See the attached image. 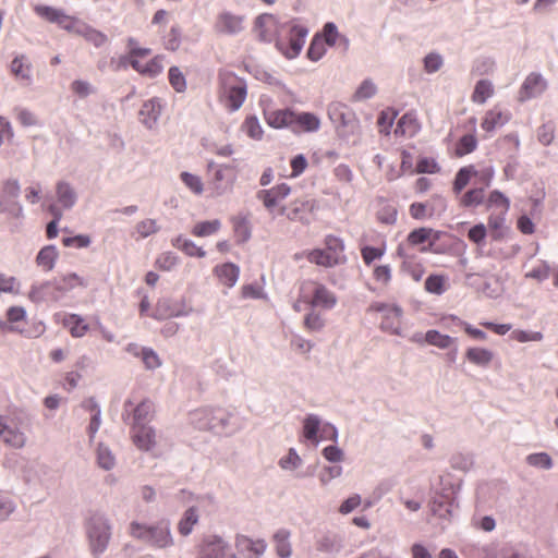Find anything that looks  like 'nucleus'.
<instances>
[{
    "label": "nucleus",
    "mask_w": 558,
    "mask_h": 558,
    "mask_svg": "<svg viewBox=\"0 0 558 558\" xmlns=\"http://www.w3.org/2000/svg\"><path fill=\"white\" fill-rule=\"evenodd\" d=\"M129 534L145 545L166 550L174 545L169 520L162 519L153 524H144L132 521L129 526Z\"/></svg>",
    "instance_id": "1"
},
{
    "label": "nucleus",
    "mask_w": 558,
    "mask_h": 558,
    "mask_svg": "<svg viewBox=\"0 0 558 558\" xmlns=\"http://www.w3.org/2000/svg\"><path fill=\"white\" fill-rule=\"evenodd\" d=\"M85 532L90 554L94 558H99L107 550L111 539L112 524L110 519L105 513L93 512L86 519Z\"/></svg>",
    "instance_id": "2"
},
{
    "label": "nucleus",
    "mask_w": 558,
    "mask_h": 558,
    "mask_svg": "<svg viewBox=\"0 0 558 558\" xmlns=\"http://www.w3.org/2000/svg\"><path fill=\"white\" fill-rule=\"evenodd\" d=\"M233 412L221 408H199L190 413L191 424L199 430H227Z\"/></svg>",
    "instance_id": "3"
},
{
    "label": "nucleus",
    "mask_w": 558,
    "mask_h": 558,
    "mask_svg": "<svg viewBox=\"0 0 558 558\" xmlns=\"http://www.w3.org/2000/svg\"><path fill=\"white\" fill-rule=\"evenodd\" d=\"M35 13L46 20L49 23L57 24L60 28L64 29L69 34L82 36L83 31L86 26V22L82 19L66 14L63 9L36 4L34 7Z\"/></svg>",
    "instance_id": "4"
},
{
    "label": "nucleus",
    "mask_w": 558,
    "mask_h": 558,
    "mask_svg": "<svg viewBox=\"0 0 558 558\" xmlns=\"http://www.w3.org/2000/svg\"><path fill=\"white\" fill-rule=\"evenodd\" d=\"M219 83L226 107L230 111L239 110L247 95L246 82L232 72L222 71L219 73Z\"/></svg>",
    "instance_id": "5"
},
{
    "label": "nucleus",
    "mask_w": 558,
    "mask_h": 558,
    "mask_svg": "<svg viewBox=\"0 0 558 558\" xmlns=\"http://www.w3.org/2000/svg\"><path fill=\"white\" fill-rule=\"evenodd\" d=\"M328 116L336 125L340 137L349 138L361 134L360 121L349 106L341 102H332L328 107Z\"/></svg>",
    "instance_id": "6"
},
{
    "label": "nucleus",
    "mask_w": 558,
    "mask_h": 558,
    "mask_svg": "<svg viewBox=\"0 0 558 558\" xmlns=\"http://www.w3.org/2000/svg\"><path fill=\"white\" fill-rule=\"evenodd\" d=\"M197 558H240L232 544L225 537L213 534L205 536L197 549Z\"/></svg>",
    "instance_id": "7"
},
{
    "label": "nucleus",
    "mask_w": 558,
    "mask_h": 558,
    "mask_svg": "<svg viewBox=\"0 0 558 558\" xmlns=\"http://www.w3.org/2000/svg\"><path fill=\"white\" fill-rule=\"evenodd\" d=\"M26 427L27 424L19 417L0 415V438L7 446L23 448L27 442Z\"/></svg>",
    "instance_id": "8"
},
{
    "label": "nucleus",
    "mask_w": 558,
    "mask_h": 558,
    "mask_svg": "<svg viewBox=\"0 0 558 558\" xmlns=\"http://www.w3.org/2000/svg\"><path fill=\"white\" fill-rule=\"evenodd\" d=\"M368 311L383 313V320L380 329L391 335H400L401 330V316L402 308L398 305H390L386 303H374L369 306Z\"/></svg>",
    "instance_id": "9"
},
{
    "label": "nucleus",
    "mask_w": 558,
    "mask_h": 558,
    "mask_svg": "<svg viewBox=\"0 0 558 558\" xmlns=\"http://www.w3.org/2000/svg\"><path fill=\"white\" fill-rule=\"evenodd\" d=\"M244 29V16L230 11L217 14L214 31L219 35L235 36Z\"/></svg>",
    "instance_id": "10"
},
{
    "label": "nucleus",
    "mask_w": 558,
    "mask_h": 558,
    "mask_svg": "<svg viewBox=\"0 0 558 558\" xmlns=\"http://www.w3.org/2000/svg\"><path fill=\"white\" fill-rule=\"evenodd\" d=\"M307 34L308 29L305 26L292 25L290 28L289 46L286 47L281 40H278L276 46L288 59H293L302 51Z\"/></svg>",
    "instance_id": "11"
},
{
    "label": "nucleus",
    "mask_w": 558,
    "mask_h": 558,
    "mask_svg": "<svg viewBox=\"0 0 558 558\" xmlns=\"http://www.w3.org/2000/svg\"><path fill=\"white\" fill-rule=\"evenodd\" d=\"M316 203L314 199H296L288 207L281 208V215H286L291 221L310 223V215L314 211Z\"/></svg>",
    "instance_id": "12"
},
{
    "label": "nucleus",
    "mask_w": 558,
    "mask_h": 558,
    "mask_svg": "<svg viewBox=\"0 0 558 558\" xmlns=\"http://www.w3.org/2000/svg\"><path fill=\"white\" fill-rule=\"evenodd\" d=\"M192 313L191 307H186L183 302L173 301L171 299H161L156 304L153 317L163 320L171 317H184Z\"/></svg>",
    "instance_id": "13"
},
{
    "label": "nucleus",
    "mask_w": 558,
    "mask_h": 558,
    "mask_svg": "<svg viewBox=\"0 0 558 558\" xmlns=\"http://www.w3.org/2000/svg\"><path fill=\"white\" fill-rule=\"evenodd\" d=\"M546 88L547 82L543 77V75L539 73L532 72L525 77L519 90L518 100L520 102H524L532 98H536L541 96L546 90Z\"/></svg>",
    "instance_id": "14"
},
{
    "label": "nucleus",
    "mask_w": 558,
    "mask_h": 558,
    "mask_svg": "<svg viewBox=\"0 0 558 558\" xmlns=\"http://www.w3.org/2000/svg\"><path fill=\"white\" fill-rule=\"evenodd\" d=\"M28 299L33 303H43L48 301L57 302L61 298L60 293L54 290L53 281L47 280L41 283L32 284Z\"/></svg>",
    "instance_id": "15"
},
{
    "label": "nucleus",
    "mask_w": 558,
    "mask_h": 558,
    "mask_svg": "<svg viewBox=\"0 0 558 558\" xmlns=\"http://www.w3.org/2000/svg\"><path fill=\"white\" fill-rule=\"evenodd\" d=\"M234 544L241 553L247 554L246 558H260L267 548L264 539H252L243 534L235 536Z\"/></svg>",
    "instance_id": "16"
},
{
    "label": "nucleus",
    "mask_w": 558,
    "mask_h": 558,
    "mask_svg": "<svg viewBox=\"0 0 558 558\" xmlns=\"http://www.w3.org/2000/svg\"><path fill=\"white\" fill-rule=\"evenodd\" d=\"M291 192V187L281 183L269 190H260L257 192L256 197L263 202V205L271 211L279 201L284 199Z\"/></svg>",
    "instance_id": "17"
},
{
    "label": "nucleus",
    "mask_w": 558,
    "mask_h": 558,
    "mask_svg": "<svg viewBox=\"0 0 558 558\" xmlns=\"http://www.w3.org/2000/svg\"><path fill=\"white\" fill-rule=\"evenodd\" d=\"M454 508H458V502L454 497H450L448 495L436 496L430 502V510L433 514L447 521H450L453 518Z\"/></svg>",
    "instance_id": "18"
},
{
    "label": "nucleus",
    "mask_w": 558,
    "mask_h": 558,
    "mask_svg": "<svg viewBox=\"0 0 558 558\" xmlns=\"http://www.w3.org/2000/svg\"><path fill=\"white\" fill-rule=\"evenodd\" d=\"M277 28V20L272 14H260L256 17L254 29L257 38L270 43Z\"/></svg>",
    "instance_id": "19"
},
{
    "label": "nucleus",
    "mask_w": 558,
    "mask_h": 558,
    "mask_svg": "<svg viewBox=\"0 0 558 558\" xmlns=\"http://www.w3.org/2000/svg\"><path fill=\"white\" fill-rule=\"evenodd\" d=\"M160 114L161 106L155 98L145 101L138 112L141 123L149 130L157 125Z\"/></svg>",
    "instance_id": "20"
},
{
    "label": "nucleus",
    "mask_w": 558,
    "mask_h": 558,
    "mask_svg": "<svg viewBox=\"0 0 558 558\" xmlns=\"http://www.w3.org/2000/svg\"><path fill=\"white\" fill-rule=\"evenodd\" d=\"M432 235H433V241H430L427 246H423L421 248V252H423V253L433 252V246L435 244V241H437L439 239V235H438V232L434 231L430 228L414 229L408 235V243L413 246L423 244L426 241L430 240Z\"/></svg>",
    "instance_id": "21"
},
{
    "label": "nucleus",
    "mask_w": 558,
    "mask_h": 558,
    "mask_svg": "<svg viewBox=\"0 0 558 558\" xmlns=\"http://www.w3.org/2000/svg\"><path fill=\"white\" fill-rule=\"evenodd\" d=\"M343 548V537L335 532H327L316 541V549L326 554H338Z\"/></svg>",
    "instance_id": "22"
},
{
    "label": "nucleus",
    "mask_w": 558,
    "mask_h": 558,
    "mask_svg": "<svg viewBox=\"0 0 558 558\" xmlns=\"http://www.w3.org/2000/svg\"><path fill=\"white\" fill-rule=\"evenodd\" d=\"M56 195L58 203L63 209H71L77 202V193L66 181H58L56 184Z\"/></svg>",
    "instance_id": "23"
},
{
    "label": "nucleus",
    "mask_w": 558,
    "mask_h": 558,
    "mask_svg": "<svg viewBox=\"0 0 558 558\" xmlns=\"http://www.w3.org/2000/svg\"><path fill=\"white\" fill-rule=\"evenodd\" d=\"M265 119L269 126L274 129L293 126L294 111L290 109L265 111Z\"/></svg>",
    "instance_id": "24"
},
{
    "label": "nucleus",
    "mask_w": 558,
    "mask_h": 558,
    "mask_svg": "<svg viewBox=\"0 0 558 558\" xmlns=\"http://www.w3.org/2000/svg\"><path fill=\"white\" fill-rule=\"evenodd\" d=\"M133 441L141 450L148 451L156 445L155 429L144 425L133 427Z\"/></svg>",
    "instance_id": "25"
},
{
    "label": "nucleus",
    "mask_w": 558,
    "mask_h": 558,
    "mask_svg": "<svg viewBox=\"0 0 558 558\" xmlns=\"http://www.w3.org/2000/svg\"><path fill=\"white\" fill-rule=\"evenodd\" d=\"M215 274L220 282L228 288H232L238 282L240 268L233 263H226L215 267Z\"/></svg>",
    "instance_id": "26"
},
{
    "label": "nucleus",
    "mask_w": 558,
    "mask_h": 558,
    "mask_svg": "<svg viewBox=\"0 0 558 558\" xmlns=\"http://www.w3.org/2000/svg\"><path fill=\"white\" fill-rule=\"evenodd\" d=\"M311 304L312 306H319L326 310H331L337 304V296L325 286L317 284L314 290Z\"/></svg>",
    "instance_id": "27"
},
{
    "label": "nucleus",
    "mask_w": 558,
    "mask_h": 558,
    "mask_svg": "<svg viewBox=\"0 0 558 558\" xmlns=\"http://www.w3.org/2000/svg\"><path fill=\"white\" fill-rule=\"evenodd\" d=\"M465 359L480 367L486 368L494 359V353L489 349L472 347L465 351Z\"/></svg>",
    "instance_id": "28"
},
{
    "label": "nucleus",
    "mask_w": 558,
    "mask_h": 558,
    "mask_svg": "<svg viewBox=\"0 0 558 558\" xmlns=\"http://www.w3.org/2000/svg\"><path fill=\"white\" fill-rule=\"evenodd\" d=\"M293 119V131H305V132H315L320 126V121L318 117H316L314 113L310 112H302V113H295L294 112Z\"/></svg>",
    "instance_id": "29"
},
{
    "label": "nucleus",
    "mask_w": 558,
    "mask_h": 558,
    "mask_svg": "<svg viewBox=\"0 0 558 558\" xmlns=\"http://www.w3.org/2000/svg\"><path fill=\"white\" fill-rule=\"evenodd\" d=\"M54 290L60 293V298L66 292L73 290L76 286L86 287L85 281L75 272L64 275L52 279Z\"/></svg>",
    "instance_id": "30"
},
{
    "label": "nucleus",
    "mask_w": 558,
    "mask_h": 558,
    "mask_svg": "<svg viewBox=\"0 0 558 558\" xmlns=\"http://www.w3.org/2000/svg\"><path fill=\"white\" fill-rule=\"evenodd\" d=\"M290 536L291 532L287 529L277 530L272 536L276 553L280 558H289L292 555Z\"/></svg>",
    "instance_id": "31"
},
{
    "label": "nucleus",
    "mask_w": 558,
    "mask_h": 558,
    "mask_svg": "<svg viewBox=\"0 0 558 558\" xmlns=\"http://www.w3.org/2000/svg\"><path fill=\"white\" fill-rule=\"evenodd\" d=\"M155 407L149 400L142 401L133 413V427L146 425L154 415Z\"/></svg>",
    "instance_id": "32"
},
{
    "label": "nucleus",
    "mask_w": 558,
    "mask_h": 558,
    "mask_svg": "<svg viewBox=\"0 0 558 558\" xmlns=\"http://www.w3.org/2000/svg\"><path fill=\"white\" fill-rule=\"evenodd\" d=\"M510 119L509 113H505L501 110H498L497 108H494L486 112V116L482 122V128L487 131L492 132L496 128L502 126L506 124Z\"/></svg>",
    "instance_id": "33"
},
{
    "label": "nucleus",
    "mask_w": 558,
    "mask_h": 558,
    "mask_svg": "<svg viewBox=\"0 0 558 558\" xmlns=\"http://www.w3.org/2000/svg\"><path fill=\"white\" fill-rule=\"evenodd\" d=\"M58 255L59 254L54 245H46L37 254L36 264L45 271H50L56 265Z\"/></svg>",
    "instance_id": "34"
},
{
    "label": "nucleus",
    "mask_w": 558,
    "mask_h": 558,
    "mask_svg": "<svg viewBox=\"0 0 558 558\" xmlns=\"http://www.w3.org/2000/svg\"><path fill=\"white\" fill-rule=\"evenodd\" d=\"M199 515L196 507L187 508L178 523V531L181 535L187 536L192 533L194 525L198 523Z\"/></svg>",
    "instance_id": "35"
},
{
    "label": "nucleus",
    "mask_w": 558,
    "mask_h": 558,
    "mask_svg": "<svg viewBox=\"0 0 558 558\" xmlns=\"http://www.w3.org/2000/svg\"><path fill=\"white\" fill-rule=\"evenodd\" d=\"M322 420L316 414H307L303 421V435L305 439L317 445L319 442L318 430Z\"/></svg>",
    "instance_id": "36"
},
{
    "label": "nucleus",
    "mask_w": 558,
    "mask_h": 558,
    "mask_svg": "<svg viewBox=\"0 0 558 558\" xmlns=\"http://www.w3.org/2000/svg\"><path fill=\"white\" fill-rule=\"evenodd\" d=\"M171 243L174 247L182 251L187 256H196L199 258L206 256V252L202 247L197 246L193 241L185 239L182 235H178L177 238L172 239Z\"/></svg>",
    "instance_id": "37"
},
{
    "label": "nucleus",
    "mask_w": 558,
    "mask_h": 558,
    "mask_svg": "<svg viewBox=\"0 0 558 558\" xmlns=\"http://www.w3.org/2000/svg\"><path fill=\"white\" fill-rule=\"evenodd\" d=\"M84 407L86 409L90 410L92 412H94V414H93V416L90 418V423H89V425L87 427V433H88V436H89V441L93 442L94 438L96 436V433L99 430L100 425H101V418H100L101 411H100L99 405L97 404V402L93 398L87 400L85 402Z\"/></svg>",
    "instance_id": "38"
},
{
    "label": "nucleus",
    "mask_w": 558,
    "mask_h": 558,
    "mask_svg": "<svg viewBox=\"0 0 558 558\" xmlns=\"http://www.w3.org/2000/svg\"><path fill=\"white\" fill-rule=\"evenodd\" d=\"M308 260L319 266L333 267L342 263V258L332 256L326 248L325 250H313L308 254Z\"/></svg>",
    "instance_id": "39"
},
{
    "label": "nucleus",
    "mask_w": 558,
    "mask_h": 558,
    "mask_svg": "<svg viewBox=\"0 0 558 558\" xmlns=\"http://www.w3.org/2000/svg\"><path fill=\"white\" fill-rule=\"evenodd\" d=\"M420 125L416 119L410 114H403L397 123L396 134L413 136L418 132Z\"/></svg>",
    "instance_id": "40"
},
{
    "label": "nucleus",
    "mask_w": 558,
    "mask_h": 558,
    "mask_svg": "<svg viewBox=\"0 0 558 558\" xmlns=\"http://www.w3.org/2000/svg\"><path fill=\"white\" fill-rule=\"evenodd\" d=\"M64 326L69 328L71 335L76 338L83 337L88 330V325L77 314H71L65 317Z\"/></svg>",
    "instance_id": "41"
},
{
    "label": "nucleus",
    "mask_w": 558,
    "mask_h": 558,
    "mask_svg": "<svg viewBox=\"0 0 558 558\" xmlns=\"http://www.w3.org/2000/svg\"><path fill=\"white\" fill-rule=\"evenodd\" d=\"M494 94V86L488 80H480L472 94V100L476 104L483 105Z\"/></svg>",
    "instance_id": "42"
},
{
    "label": "nucleus",
    "mask_w": 558,
    "mask_h": 558,
    "mask_svg": "<svg viewBox=\"0 0 558 558\" xmlns=\"http://www.w3.org/2000/svg\"><path fill=\"white\" fill-rule=\"evenodd\" d=\"M425 341L439 349H448L456 342V339L448 335H442L438 330L430 329L425 333Z\"/></svg>",
    "instance_id": "43"
},
{
    "label": "nucleus",
    "mask_w": 558,
    "mask_h": 558,
    "mask_svg": "<svg viewBox=\"0 0 558 558\" xmlns=\"http://www.w3.org/2000/svg\"><path fill=\"white\" fill-rule=\"evenodd\" d=\"M97 464L99 468L109 471L116 465V457L108 446L99 444L96 451Z\"/></svg>",
    "instance_id": "44"
},
{
    "label": "nucleus",
    "mask_w": 558,
    "mask_h": 558,
    "mask_svg": "<svg viewBox=\"0 0 558 558\" xmlns=\"http://www.w3.org/2000/svg\"><path fill=\"white\" fill-rule=\"evenodd\" d=\"M81 37L92 44L95 48H100L108 43V36L88 23L86 24Z\"/></svg>",
    "instance_id": "45"
},
{
    "label": "nucleus",
    "mask_w": 558,
    "mask_h": 558,
    "mask_svg": "<svg viewBox=\"0 0 558 558\" xmlns=\"http://www.w3.org/2000/svg\"><path fill=\"white\" fill-rule=\"evenodd\" d=\"M477 171L473 166H468L461 168L454 178L453 181V191L456 194H459L469 183L473 175H476Z\"/></svg>",
    "instance_id": "46"
},
{
    "label": "nucleus",
    "mask_w": 558,
    "mask_h": 558,
    "mask_svg": "<svg viewBox=\"0 0 558 558\" xmlns=\"http://www.w3.org/2000/svg\"><path fill=\"white\" fill-rule=\"evenodd\" d=\"M303 460L294 448H290L288 453L278 461V465L284 471H295L301 468Z\"/></svg>",
    "instance_id": "47"
},
{
    "label": "nucleus",
    "mask_w": 558,
    "mask_h": 558,
    "mask_svg": "<svg viewBox=\"0 0 558 558\" xmlns=\"http://www.w3.org/2000/svg\"><path fill=\"white\" fill-rule=\"evenodd\" d=\"M221 227V222L218 219L202 221L193 227L192 233L195 236H209L215 234Z\"/></svg>",
    "instance_id": "48"
},
{
    "label": "nucleus",
    "mask_w": 558,
    "mask_h": 558,
    "mask_svg": "<svg viewBox=\"0 0 558 558\" xmlns=\"http://www.w3.org/2000/svg\"><path fill=\"white\" fill-rule=\"evenodd\" d=\"M526 463L530 466L550 470L554 465L551 457L546 452L531 453L526 457Z\"/></svg>",
    "instance_id": "49"
},
{
    "label": "nucleus",
    "mask_w": 558,
    "mask_h": 558,
    "mask_svg": "<svg viewBox=\"0 0 558 558\" xmlns=\"http://www.w3.org/2000/svg\"><path fill=\"white\" fill-rule=\"evenodd\" d=\"M444 63L442 56L436 51L427 53L423 59L424 71L428 74L438 72L444 66Z\"/></svg>",
    "instance_id": "50"
},
{
    "label": "nucleus",
    "mask_w": 558,
    "mask_h": 558,
    "mask_svg": "<svg viewBox=\"0 0 558 558\" xmlns=\"http://www.w3.org/2000/svg\"><path fill=\"white\" fill-rule=\"evenodd\" d=\"M484 187L472 189L461 197L460 204L463 207H475L484 202Z\"/></svg>",
    "instance_id": "51"
},
{
    "label": "nucleus",
    "mask_w": 558,
    "mask_h": 558,
    "mask_svg": "<svg viewBox=\"0 0 558 558\" xmlns=\"http://www.w3.org/2000/svg\"><path fill=\"white\" fill-rule=\"evenodd\" d=\"M26 58L20 56L13 59L11 63L12 73L20 80L31 81V65L25 63Z\"/></svg>",
    "instance_id": "52"
},
{
    "label": "nucleus",
    "mask_w": 558,
    "mask_h": 558,
    "mask_svg": "<svg viewBox=\"0 0 558 558\" xmlns=\"http://www.w3.org/2000/svg\"><path fill=\"white\" fill-rule=\"evenodd\" d=\"M242 129L253 140L259 141L263 137L262 125L255 116L247 117L243 122Z\"/></svg>",
    "instance_id": "53"
},
{
    "label": "nucleus",
    "mask_w": 558,
    "mask_h": 558,
    "mask_svg": "<svg viewBox=\"0 0 558 558\" xmlns=\"http://www.w3.org/2000/svg\"><path fill=\"white\" fill-rule=\"evenodd\" d=\"M160 230L157 221L155 219H144L136 223L135 232L138 234V238L145 239L149 235L157 233Z\"/></svg>",
    "instance_id": "54"
},
{
    "label": "nucleus",
    "mask_w": 558,
    "mask_h": 558,
    "mask_svg": "<svg viewBox=\"0 0 558 558\" xmlns=\"http://www.w3.org/2000/svg\"><path fill=\"white\" fill-rule=\"evenodd\" d=\"M231 221L234 232L241 236L243 242L247 241L251 238V227L247 218L243 216H234Z\"/></svg>",
    "instance_id": "55"
},
{
    "label": "nucleus",
    "mask_w": 558,
    "mask_h": 558,
    "mask_svg": "<svg viewBox=\"0 0 558 558\" xmlns=\"http://www.w3.org/2000/svg\"><path fill=\"white\" fill-rule=\"evenodd\" d=\"M169 83L178 93H183L186 89V80L178 66L169 69Z\"/></svg>",
    "instance_id": "56"
},
{
    "label": "nucleus",
    "mask_w": 558,
    "mask_h": 558,
    "mask_svg": "<svg viewBox=\"0 0 558 558\" xmlns=\"http://www.w3.org/2000/svg\"><path fill=\"white\" fill-rule=\"evenodd\" d=\"M476 146L477 141L475 136L472 134H465L460 138L456 148V154L458 156H464L475 150Z\"/></svg>",
    "instance_id": "57"
},
{
    "label": "nucleus",
    "mask_w": 558,
    "mask_h": 558,
    "mask_svg": "<svg viewBox=\"0 0 558 558\" xmlns=\"http://www.w3.org/2000/svg\"><path fill=\"white\" fill-rule=\"evenodd\" d=\"M325 53V44L323 39L318 35H316L307 49V57L312 61H318L319 59L323 58Z\"/></svg>",
    "instance_id": "58"
},
{
    "label": "nucleus",
    "mask_w": 558,
    "mask_h": 558,
    "mask_svg": "<svg viewBox=\"0 0 558 558\" xmlns=\"http://www.w3.org/2000/svg\"><path fill=\"white\" fill-rule=\"evenodd\" d=\"M304 326L310 331H320L325 327V319L319 313L311 311L304 318Z\"/></svg>",
    "instance_id": "59"
},
{
    "label": "nucleus",
    "mask_w": 558,
    "mask_h": 558,
    "mask_svg": "<svg viewBox=\"0 0 558 558\" xmlns=\"http://www.w3.org/2000/svg\"><path fill=\"white\" fill-rule=\"evenodd\" d=\"M179 256L172 252H166L157 258L156 265L159 269L169 271L173 269L179 264Z\"/></svg>",
    "instance_id": "60"
},
{
    "label": "nucleus",
    "mask_w": 558,
    "mask_h": 558,
    "mask_svg": "<svg viewBox=\"0 0 558 558\" xmlns=\"http://www.w3.org/2000/svg\"><path fill=\"white\" fill-rule=\"evenodd\" d=\"M326 250L332 255L337 256L338 258H342V263L344 262L343 256V250L344 245L342 240H340L337 236L328 235L326 238Z\"/></svg>",
    "instance_id": "61"
},
{
    "label": "nucleus",
    "mask_w": 558,
    "mask_h": 558,
    "mask_svg": "<svg viewBox=\"0 0 558 558\" xmlns=\"http://www.w3.org/2000/svg\"><path fill=\"white\" fill-rule=\"evenodd\" d=\"M377 92L376 85L371 80H365L356 89L354 97L357 100L372 98Z\"/></svg>",
    "instance_id": "62"
},
{
    "label": "nucleus",
    "mask_w": 558,
    "mask_h": 558,
    "mask_svg": "<svg viewBox=\"0 0 558 558\" xmlns=\"http://www.w3.org/2000/svg\"><path fill=\"white\" fill-rule=\"evenodd\" d=\"M450 464L452 469L466 472L473 466V458L470 454L458 453L452 456Z\"/></svg>",
    "instance_id": "63"
},
{
    "label": "nucleus",
    "mask_w": 558,
    "mask_h": 558,
    "mask_svg": "<svg viewBox=\"0 0 558 558\" xmlns=\"http://www.w3.org/2000/svg\"><path fill=\"white\" fill-rule=\"evenodd\" d=\"M445 278L438 275H430L425 280V290L429 293L441 294L444 292Z\"/></svg>",
    "instance_id": "64"
}]
</instances>
